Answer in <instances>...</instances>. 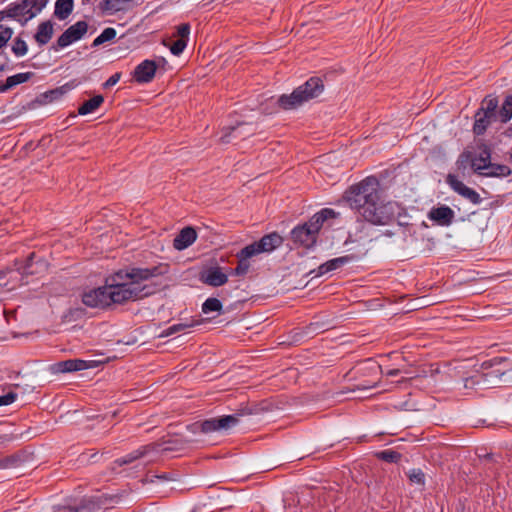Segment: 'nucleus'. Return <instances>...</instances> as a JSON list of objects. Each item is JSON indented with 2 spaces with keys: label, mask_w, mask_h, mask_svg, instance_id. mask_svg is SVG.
<instances>
[{
  "label": "nucleus",
  "mask_w": 512,
  "mask_h": 512,
  "mask_svg": "<svg viewBox=\"0 0 512 512\" xmlns=\"http://www.w3.org/2000/svg\"><path fill=\"white\" fill-rule=\"evenodd\" d=\"M491 163V151L488 146L483 145L480 148L479 155L472 158L471 167L473 171L479 175L484 176L485 170Z\"/></svg>",
  "instance_id": "16"
},
{
  "label": "nucleus",
  "mask_w": 512,
  "mask_h": 512,
  "mask_svg": "<svg viewBox=\"0 0 512 512\" xmlns=\"http://www.w3.org/2000/svg\"><path fill=\"white\" fill-rule=\"evenodd\" d=\"M408 478L411 483L424 486L425 485V474L421 469H412L408 472Z\"/></svg>",
  "instance_id": "33"
},
{
  "label": "nucleus",
  "mask_w": 512,
  "mask_h": 512,
  "mask_svg": "<svg viewBox=\"0 0 512 512\" xmlns=\"http://www.w3.org/2000/svg\"><path fill=\"white\" fill-rule=\"evenodd\" d=\"M239 423L238 415H223L212 417L199 423L200 431L208 434L213 432H226Z\"/></svg>",
  "instance_id": "6"
},
{
  "label": "nucleus",
  "mask_w": 512,
  "mask_h": 512,
  "mask_svg": "<svg viewBox=\"0 0 512 512\" xmlns=\"http://www.w3.org/2000/svg\"><path fill=\"white\" fill-rule=\"evenodd\" d=\"M48 0H24L19 4L8 10V15L11 17L25 16L34 17L39 13L47 4Z\"/></svg>",
  "instance_id": "10"
},
{
  "label": "nucleus",
  "mask_w": 512,
  "mask_h": 512,
  "mask_svg": "<svg viewBox=\"0 0 512 512\" xmlns=\"http://www.w3.org/2000/svg\"><path fill=\"white\" fill-rule=\"evenodd\" d=\"M120 77H121V74L120 73H115L113 74L112 76H110L107 81L104 83V87L105 88H109V87H112L114 85H116L118 83V81L120 80Z\"/></svg>",
  "instance_id": "42"
},
{
  "label": "nucleus",
  "mask_w": 512,
  "mask_h": 512,
  "mask_svg": "<svg viewBox=\"0 0 512 512\" xmlns=\"http://www.w3.org/2000/svg\"><path fill=\"white\" fill-rule=\"evenodd\" d=\"M399 373H400L399 369H391L386 372V375L390 376V377H394V376H397Z\"/></svg>",
  "instance_id": "45"
},
{
  "label": "nucleus",
  "mask_w": 512,
  "mask_h": 512,
  "mask_svg": "<svg viewBox=\"0 0 512 512\" xmlns=\"http://www.w3.org/2000/svg\"><path fill=\"white\" fill-rule=\"evenodd\" d=\"M73 7L74 0H57L54 15L60 20H65L72 13Z\"/></svg>",
  "instance_id": "23"
},
{
  "label": "nucleus",
  "mask_w": 512,
  "mask_h": 512,
  "mask_svg": "<svg viewBox=\"0 0 512 512\" xmlns=\"http://www.w3.org/2000/svg\"><path fill=\"white\" fill-rule=\"evenodd\" d=\"M344 198L352 209L374 225H388L401 214V206L394 201H381L379 182L375 177H367L352 185Z\"/></svg>",
  "instance_id": "1"
},
{
  "label": "nucleus",
  "mask_w": 512,
  "mask_h": 512,
  "mask_svg": "<svg viewBox=\"0 0 512 512\" xmlns=\"http://www.w3.org/2000/svg\"><path fill=\"white\" fill-rule=\"evenodd\" d=\"M168 272V265L160 263L151 267H131L118 271L106 279L109 305L135 301L151 294L150 286L143 282Z\"/></svg>",
  "instance_id": "2"
},
{
  "label": "nucleus",
  "mask_w": 512,
  "mask_h": 512,
  "mask_svg": "<svg viewBox=\"0 0 512 512\" xmlns=\"http://www.w3.org/2000/svg\"><path fill=\"white\" fill-rule=\"evenodd\" d=\"M498 114L501 123H507L512 118V95L505 98Z\"/></svg>",
  "instance_id": "27"
},
{
  "label": "nucleus",
  "mask_w": 512,
  "mask_h": 512,
  "mask_svg": "<svg viewBox=\"0 0 512 512\" xmlns=\"http://www.w3.org/2000/svg\"><path fill=\"white\" fill-rule=\"evenodd\" d=\"M104 102L102 95H96L91 99L85 101L79 108L78 113L80 115H87L95 112Z\"/></svg>",
  "instance_id": "24"
},
{
  "label": "nucleus",
  "mask_w": 512,
  "mask_h": 512,
  "mask_svg": "<svg viewBox=\"0 0 512 512\" xmlns=\"http://www.w3.org/2000/svg\"><path fill=\"white\" fill-rule=\"evenodd\" d=\"M190 34V25L188 23H183L177 27V36L179 39H184L188 41V37Z\"/></svg>",
  "instance_id": "40"
},
{
  "label": "nucleus",
  "mask_w": 512,
  "mask_h": 512,
  "mask_svg": "<svg viewBox=\"0 0 512 512\" xmlns=\"http://www.w3.org/2000/svg\"><path fill=\"white\" fill-rule=\"evenodd\" d=\"M57 370L59 372H75L81 371L85 369L94 368L97 366L96 361H86L82 359H69L62 362L57 363Z\"/></svg>",
  "instance_id": "14"
},
{
  "label": "nucleus",
  "mask_w": 512,
  "mask_h": 512,
  "mask_svg": "<svg viewBox=\"0 0 512 512\" xmlns=\"http://www.w3.org/2000/svg\"><path fill=\"white\" fill-rule=\"evenodd\" d=\"M116 34L117 33L114 28H111V27L105 28L102 31V33L94 39L92 46L97 47V46L102 45L105 42L111 41L116 37Z\"/></svg>",
  "instance_id": "29"
},
{
  "label": "nucleus",
  "mask_w": 512,
  "mask_h": 512,
  "mask_svg": "<svg viewBox=\"0 0 512 512\" xmlns=\"http://www.w3.org/2000/svg\"><path fill=\"white\" fill-rule=\"evenodd\" d=\"M483 114L488 116L491 122L499 120L498 111H493L492 113H486V111H483Z\"/></svg>",
  "instance_id": "43"
},
{
  "label": "nucleus",
  "mask_w": 512,
  "mask_h": 512,
  "mask_svg": "<svg viewBox=\"0 0 512 512\" xmlns=\"http://www.w3.org/2000/svg\"><path fill=\"white\" fill-rule=\"evenodd\" d=\"M53 24L51 21H45L39 24L35 34V40L40 45L47 44L53 36Z\"/></svg>",
  "instance_id": "21"
},
{
  "label": "nucleus",
  "mask_w": 512,
  "mask_h": 512,
  "mask_svg": "<svg viewBox=\"0 0 512 512\" xmlns=\"http://www.w3.org/2000/svg\"><path fill=\"white\" fill-rule=\"evenodd\" d=\"M428 217L438 225L449 226L454 220L455 213L449 206L442 205L432 208L428 213Z\"/></svg>",
  "instance_id": "13"
},
{
  "label": "nucleus",
  "mask_w": 512,
  "mask_h": 512,
  "mask_svg": "<svg viewBox=\"0 0 512 512\" xmlns=\"http://www.w3.org/2000/svg\"><path fill=\"white\" fill-rule=\"evenodd\" d=\"M324 90V84L318 77H311L304 84L297 87L290 95L283 94L278 104L285 110L296 109L303 103L318 97Z\"/></svg>",
  "instance_id": "4"
},
{
  "label": "nucleus",
  "mask_w": 512,
  "mask_h": 512,
  "mask_svg": "<svg viewBox=\"0 0 512 512\" xmlns=\"http://www.w3.org/2000/svg\"><path fill=\"white\" fill-rule=\"evenodd\" d=\"M62 94H63L62 88L50 91V95L52 96L53 99L57 98L58 96H61Z\"/></svg>",
  "instance_id": "44"
},
{
  "label": "nucleus",
  "mask_w": 512,
  "mask_h": 512,
  "mask_svg": "<svg viewBox=\"0 0 512 512\" xmlns=\"http://www.w3.org/2000/svg\"><path fill=\"white\" fill-rule=\"evenodd\" d=\"M27 51H28V47H27L26 42L20 38H16L12 45V52L16 56H24L27 53Z\"/></svg>",
  "instance_id": "36"
},
{
  "label": "nucleus",
  "mask_w": 512,
  "mask_h": 512,
  "mask_svg": "<svg viewBox=\"0 0 512 512\" xmlns=\"http://www.w3.org/2000/svg\"><path fill=\"white\" fill-rule=\"evenodd\" d=\"M201 280L207 285L219 287L227 283L228 275L220 267H211L202 274Z\"/></svg>",
  "instance_id": "15"
},
{
  "label": "nucleus",
  "mask_w": 512,
  "mask_h": 512,
  "mask_svg": "<svg viewBox=\"0 0 512 512\" xmlns=\"http://www.w3.org/2000/svg\"><path fill=\"white\" fill-rule=\"evenodd\" d=\"M197 238V233L192 227L183 228L180 233L175 237L173 246L177 250H184L194 243Z\"/></svg>",
  "instance_id": "17"
},
{
  "label": "nucleus",
  "mask_w": 512,
  "mask_h": 512,
  "mask_svg": "<svg viewBox=\"0 0 512 512\" xmlns=\"http://www.w3.org/2000/svg\"><path fill=\"white\" fill-rule=\"evenodd\" d=\"M283 238L276 232L264 235L259 241L246 246V254L258 255L260 253H269L281 246Z\"/></svg>",
  "instance_id": "7"
},
{
  "label": "nucleus",
  "mask_w": 512,
  "mask_h": 512,
  "mask_svg": "<svg viewBox=\"0 0 512 512\" xmlns=\"http://www.w3.org/2000/svg\"><path fill=\"white\" fill-rule=\"evenodd\" d=\"M500 363L498 359L483 362L479 371L465 379V388H491L504 383L506 371L500 368Z\"/></svg>",
  "instance_id": "5"
},
{
  "label": "nucleus",
  "mask_w": 512,
  "mask_h": 512,
  "mask_svg": "<svg viewBox=\"0 0 512 512\" xmlns=\"http://www.w3.org/2000/svg\"><path fill=\"white\" fill-rule=\"evenodd\" d=\"M377 457L383 461L388 462V463H397L401 458V454L394 450L387 449V450L378 452Z\"/></svg>",
  "instance_id": "30"
},
{
  "label": "nucleus",
  "mask_w": 512,
  "mask_h": 512,
  "mask_svg": "<svg viewBox=\"0 0 512 512\" xmlns=\"http://www.w3.org/2000/svg\"><path fill=\"white\" fill-rule=\"evenodd\" d=\"M157 65L153 60H144L138 64L133 72V78L137 83H149L155 76Z\"/></svg>",
  "instance_id": "12"
},
{
  "label": "nucleus",
  "mask_w": 512,
  "mask_h": 512,
  "mask_svg": "<svg viewBox=\"0 0 512 512\" xmlns=\"http://www.w3.org/2000/svg\"><path fill=\"white\" fill-rule=\"evenodd\" d=\"M5 15L3 12H0V22L4 19Z\"/></svg>",
  "instance_id": "47"
},
{
  "label": "nucleus",
  "mask_w": 512,
  "mask_h": 512,
  "mask_svg": "<svg viewBox=\"0 0 512 512\" xmlns=\"http://www.w3.org/2000/svg\"><path fill=\"white\" fill-rule=\"evenodd\" d=\"M472 157L469 152L462 153L458 160L456 161V166L459 171L462 172V174H465V170L470 165L471 166Z\"/></svg>",
  "instance_id": "34"
},
{
  "label": "nucleus",
  "mask_w": 512,
  "mask_h": 512,
  "mask_svg": "<svg viewBox=\"0 0 512 512\" xmlns=\"http://www.w3.org/2000/svg\"><path fill=\"white\" fill-rule=\"evenodd\" d=\"M492 122L489 120L488 116H485L482 111H477L475 114V122L473 126V131L476 135H482L487 130L488 126Z\"/></svg>",
  "instance_id": "26"
},
{
  "label": "nucleus",
  "mask_w": 512,
  "mask_h": 512,
  "mask_svg": "<svg viewBox=\"0 0 512 512\" xmlns=\"http://www.w3.org/2000/svg\"><path fill=\"white\" fill-rule=\"evenodd\" d=\"M511 174V169L507 165L490 163L485 170V177H507Z\"/></svg>",
  "instance_id": "25"
},
{
  "label": "nucleus",
  "mask_w": 512,
  "mask_h": 512,
  "mask_svg": "<svg viewBox=\"0 0 512 512\" xmlns=\"http://www.w3.org/2000/svg\"><path fill=\"white\" fill-rule=\"evenodd\" d=\"M12 29L8 27H3L0 25V49L6 45V43L12 37Z\"/></svg>",
  "instance_id": "38"
},
{
  "label": "nucleus",
  "mask_w": 512,
  "mask_h": 512,
  "mask_svg": "<svg viewBox=\"0 0 512 512\" xmlns=\"http://www.w3.org/2000/svg\"><path fill=\"white\" fill-rule=\"evenodd\" d=\"M82 302L87 307L91 308H105L109 306L106 285L84 292L82 295Z\"/></svg>",
  "instance_id": "11"
},
{
  "label": "nucleus",
  "mask_w": 512,
  "mask_h": 512,
  "mask_svg": "<svg viewBox=\"0 0 512 512\" xmlns=\"http://www.w3.org/2000/svg\"><path fill=\"white\" fill-rule=\"evenodd\" d=\"M32 76V72L18 73L13 76H9L5 82L0 81V93L6 92L18 84L27 82Z\"/></svg>",
  "instance_id": "20"
},
{
  "label": "nucleus",
  "mask_w": 512,
  "mask_h": 512,
  "mask_svg": "<svg viewBox=\"0 0 512 512\" xmlns=\"http://www.w3.org/2000/svg\"><path fill=\"white\" fill-rule=\"evenodd\" d=\"M351 260H352L351 256H342V257L328 260L327 262L321 264L318 267L316 276H321L330 271L336 270V269L342 267L343 265L347 264Z\"/></svg>",
  "instance_id": "19"
},
{
  "label": "nucleus",
  "mask_w": 512,
  "mask_h": 512,
  "mask_svg": "<svg viewBox=\"0 0 512 512\" xmlns=\"http://www.w3.org/2000/svg\"><path fill=\"white\" fill-rule=\"evenodd\" d=\"M498 107V99L496 97H485L481 103V107L478 109L479 111H486V113H492L493 111H497Z\"/></svg>",
  "instance_id": "31"
},
{
  "label": "nucleus",
  "mask_w": 512,
  "mask_h": 512,
  "mask_svg": "<svg viewBox=\"0 0 512 512\" xmlns=\"http://www.w3.org/2000/svg\"><path fill=\"white\" fill-rule=\"evenodd\" d=\"M157 446L158 445L154 443L142 446L139 449L129 453L128 455L115 460L114 463L117 464L118 466L131 464L132 462L144 457L149 452L154 451Z\"/></svg>",
  "instance_id": "18"
},
{
  "label": "nucleus",
  "mask_w": 512,
  "mask_h": 512,
  "mask_svg": "<svg viewBox=\"0 0 512 512\" xmlns=\"http://www.w3.org/2000/svg\"><path fill=\"white\" fill-rule=\"evenodd\" d=\"M222 309V303L217 298H208L202 305L204 313L216 312Z\"/></svg>",
  "instance_id": "32"
},
{
  "label": "nucleus",
  "mask_w": 512,
  "mask_h": 512,
  "mask_svg": "<svg viewBox=\"0 0 512 512\" xmlns=\"http://www.w3.org/2000/svg\"><path fill=\"white\" fill-rule=\"evenodd\" d=\"M338 213L333 209L324 208L314 214L308 222L295 227L291 231V238L295 244L310 248L316 243L318 233L324 222L328 219L336 218Z\"/></svg>",
  "instance_id": "3"
},
{
  "label": "nucleus",
  "mask_w": 512,
  "mask_h": 512,
  "mask_svg": "<svg viewBox=\"0 0 512 512\" xmlns=\"http://www.w3.org/2000/svg\"><path fill=\"white\" fill-rule=\"evenodd\" d=\"M88 30V24L85 21H78L75 24L67 28L57 39L56 46L53 48L58 50L59 48H65L72 43L80 40Z\"/></svg>",
  "instance_id": "8"
},
{
  "label": "nucleus",
  "mask_w": 512,
  "mask_h": 512,
  "mask_svg": "<svg viewBox=\"0 0 512 512\" xmlns=\"http://www.w3.org/2000/svg\"><path fill=\"white\" fill-rule=\"evenodd\" d=\"M446 183L449 187L457 194L467 199L472 204H480L482 199L477 191L466 186L458 177L454 174L449 173L446 176Z\"/></svg>",
  "instance_id": "9"
},
{
  "label": "nucleus",
  "mask_w": 512,
  "mask_h": 512,
  "mask_svg": "<svg viewBox=\"0 0 512 512\" xmlns=\"http://www.w3.org/2000/svg\"><path fill=\"white\" fill-rule=\"evenodd\" d=\"M245 252H246V247H244L243 249H241L237 253L236 256H237V259H238V264L231 271L232 274L237 275V276H244L245 274H247V272H248V270L250 268V264L248 262V259L254 257V255H248Z\"/></svg>",
  "instance_id": "22"
},
{
  "label": "nucleus",
  "mask_w": 512,
  "mask_h": 512,
  "mask_svg": "<svg viewBox=\"0 0 512 512\" xmlns=\"http://www.w3.org/2000/svg\"><path fill=\"white\" fill-rule=\"evenodd\" d=\"M193 326V324H184V323H179V324H174L172 326H169L167 329H165L162 333H161V337H168L170 335H173L175 333H178V332H181V331H184L186 330L187 328Z\"/></svg>",
  "instance_id": "35"
},
{
  "label": "nucleus",
  "mask_w": 512,
  "mask_h": 512,
  "mask_svg": "<svg viewBox=\"0 0 512 512\" xmlns=\"http://www.w3.org/2000/svg\"><path fill=\"white\" fill-rule=\"evenodd\" d=\"M241 128H242V125H239V126H237V127H231V128H230V132H229V133H226L225 135H223V136L221 137V142H222V143H229V142H230V139H229V138H230V136H231L232 134H235V136H234V137H241V136H244V134H245V133H243V132L241 131Z\"/></svg>",
  "instance_id": "39"
},
{
  "label": "nucleus",
  "mask_w": 512,
  "mask_h": 512,
  "mask_svg": "<svg viewBox=\"0 0 512 512\" xmlns=\"http://www.w3.org/2000/svg\"><path fill=\"white\" fill-rule=\"evenodd\" d=\"M35 259H36L35 253H31L28 256L26 264L23 267V273L24 274H34V273L38 272V270L32 269L33 264H37L39 266V268L42 269V270L46 269L47 264H46V262L44 260L39 259V260L35 261Z\"/></svg>",
  "instance_id": "28"
},
{
  "label": "nucleus",
  "mask_w": 512,
  "mask_h": 512,
  "mask_svg": "<svg viewBox=\"0 0 512 512\" xmlns=\"http://www.w3.org/2000/svg\"><path fill=\"white\" fill-rule=\"evenodd\" d=\"M17 393L9 392L5 395L0 396V406H6L12 404L17 399Z\"/></svg>",
  "instance_id": "41"
},
{
  "label": "nucleus",
  "mask_w": 512,
  "mask_h": 512,
  "mask_svg": "<svg viewBox=\"0 0 512 512\" xmlns=\"http://www.w3.org/2000/svg\"><path fill=\"white\" fill-rule=\"evenodd\" d=\"M187 46V40L178 39L171 46L170 51L173 55H180Z\"/></svg>",
  "instance_id": "37"
},
{
  "label": "nucleus",
  "mask_w": 512,
  "mask_h": 512,
  "mask_svg": "<svg viewBox=\"0 0 512 512\" xmlns=\"http://www.w3.org/2000/svg\"><path fill=\"white\" fill-rule=\"evenodd\" d=\"M7 440H8L7 436L0 435V445L3 444Z\"/></svg>",
  "instance_id": "46"
}]
</instances>
